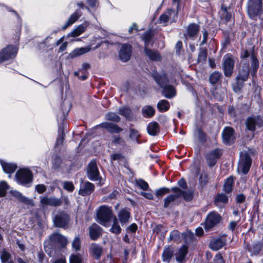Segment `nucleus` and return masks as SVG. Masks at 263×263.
I'll return each instance as SVG.
<instances>
[{"mask_svg": "<svg viewBox=\"0 0 263 263\" xmlns=\"http://www.w3.org/2000/svg\"><path fill=\"white\" fill-rule=\"evenodd\" d=\"M156 82L163 89V94L167 98H172L175 96L174 88L171 85H166L168 79L165 73L159 74L155 73L153 74Z\"/></svg>", "mask_w": 263, "mask_h": 263, "instance_id": "obj_1", "label": "nucleus"}, {"mask_svg": "<svg viewBox=\"0 0 263 263\" xmlns=\"http://www.w3.org/2000/svg\"><path fill=\"white\" fill-rule=\"evenodd\" d=\"M15 178L17 183L28 187L32 181L33 175L29 168H23L16 172Z\"/></svg>", "mask_w": 263, "mask_h": 263, "instance_id": "obj_2", "label": "nucleus"}, {"mask_svg": "<svg viewBox=\"0 0 263 263\" xmlns=\"http://www.w3.org/2000/svg\"><path fill=\"white\" fill-rule=\"evenodd\" d=\"M98 222L103 226H106L113 216L111 207L103 205L100 206L97 211Z\"/></svg>", "mask_w": 263, "mask_h": 263, "instance_id": "obj_3", "label": "nucleus"}, {"mask_svg": "<svg viewBox=\"0 0 263 263\" xmlns=\"http://www.w3.org/2000/svg\"><path fill=\"white\" fill-rule=\"evenodd\" d=\"M248 13L253 18L262 12V0H249L248 2Z\"/></svg>", "mask_w": 263, "mask_h": 263, "instance_id": "obj_4", "label": "nucleus"}, {"mask_svg": "<svg viewBox=\"0 0 263 263\" xmlns=\"http://www.w3.org/2000/svg\"><path fill=\"white\" fill-rule=\"evenodd\" d=\"M52 219L55 226L65 228L69 223V216L65 212L59 211L52 217Z\"/></svg>", "mask_w": 263, "mask_h": 263, "instance_id": "obj_5", "label": "nucleus"}, {"mask_svg": "<svg viewBox=\"0 0 263 263\" xmlns=\"http://www.w3.org/2000/svg\"><path fill=\"white\" fill-rule=\"evenodd\" d=\"M221 220V217L217 212L212 211L208 214L205 220L204 228L210 230L216 226Z\"/></svg>", "mask_w": 263, "mask_h": 263, "instance_id": "obj_6", "label": "nucleus"}, {"mask_svg": "<svg viewBox=\"0 0 263 263\" xmlns=\"http://www.w3.org/2000/svg\"><path fill=\"white\" fill-rule=\"evenodd\" d=\"M252 160L247 153H241L238 164V170H240L244 174L248 173L251 165Z\"/></svg>", "mask_w": 263, "mask_h": 263, "instance_id": "obj_7", "label": "nucleus"}, {"mask_svg": "<svg viewBox=\"0 0 263 263\" xmlns=\"http://www.w3.org/2000/svg\"><path fill=\"white\" fill-rule=\"evenodd\" d=\"M17 52V48L12 45L3 49L0 51V63L15 58Z\"/></svg>", "mask_w": 263, "mask_h": 263, "instance_id": "obj_8", "label": "nucleus"}, {"mask_svg": "<svg viewBox=\"0 0 263 263\" xmlns=\"http://www.w3.org/2000/svg\"><path fill=\"white\" fill-rule=\"evenodd\" d=\"M246 127L251 131H254L257 128L263 126V121L259 116L251 117L246 121Z\"/></svg>", "mask_w": 263, "mask_h": 263, "instance_id": "obj_9", "label": "nucleus"}, {"mask_svg": "<svg viewBox=\"0 0 263 263\" xmlns=\"http://www.w3.org/2000/svg\"><path fill=\"white\" fill-rule=\"evenodd\" d=\"M234 61L230 55L227 54L223 58V67L224 75L226 77H230L233 71Z\"/></svg>", "mask_w": 263, "mask_h": 263, "instance_id": "obj_10", "label": "nucleus"}, {"mask_svg": "<svg viewBox=\"0 0 263 263\" xmlns=\"http://www.w3.org/2000/svg\"><path fill=\"white\" fill-rule=\"evenodd\" d=\"M171 191L174 194L168 195L164 199V208H167L170 204H173L178 198H180V195L182 194L181 190L177 187H174L171 189Z\"/></svg>", "mask_w": 263, "mask_h": 263, "instance_id": "obj_11", "label": "nucleus"}, {"mask_svg": "<svg viewBox=\"0 0 263 263\" xmlns=\"http://www.w3.org/2000/svg\"><path fill=\"white\" fill-rule=\"evenodd\" d=\"M87 175L88 178L92 181H97L99 179L100 173L96 161L92 160L89 163Z\"/></svg>", "mask_w": 263, "mask_h": 263, "instance_id": "obj_12", "label": "nucleus"}, {"mask_svg": "<svg viewBox=\"0 0 263 263\" xmlns=\"http://www.w3.org/2000/svg\"><path fill=\"white\" fill-rule=\"evenodd\" d=\"M132 219L130 210L127 208L121 209L118 213V220L122 226L126 225Z\"/></svg>", "mask_w": 263, "mask_h": 263, "instance_id": "obj_13", "label": "nucleus"}, {"mask_svg": "<svg viewBox=\"0 0 263 263\" xmlns=\"http://www.w3.org/2000/svg\"><path fill=\"white\" fill-rule=\"evenodd\" d=\"M222 154L221 151L219 148H216L211 151L206 156V159L210 167L213 166Z\"/></svg>", "mask_w": 263, "mask_h": 263, "instance_id": "obj_14", "label": "nucleus"}, {"mask_svg": "<svg viewBox=\"0 0 263 263\" xmlns=\"http://www.w3.org/2000/svg\"><path fill=\"white\" fill-rule=\"evenodd\" d=\"M40 203L43 206H58L62 204V201L60 199L55 197H48L47 196L40 197Z\"/></svg>", "mask_w": 263, "mask_h": 263, "instance_id": "obj_15", "label": "nucleus"}, {"mask_svg": "<svg viewBox=\"0 0 263 263\" xmlns=\"http://www.w3.org/2000/svg\"><path fill=\"white\" fill-rule=\"evenodd\" d=\"M227 237L226 235L220 236L217 238L213 239L210 242V248L214 251H217L223 247L227 243Z\"/></svg>", "mask_w": 263, "mask_h": 263, "instance_id": "obj_16", "label": "nucleus"}, {"mask_svg": "<svg viewBox=\"0 0 263 263\" xmlns=\"http://www.w3.org/2000/svg\"><path fill=\"white\" fill-rule=\"evenodd\" d=\"M132 46L129 44H123L119 51V57L124 62L128 61L131 56Z\"/></svg>", "mask_w": 263, "mask_h": 263, "instance_id": "obj_17", "label": "nucleus"}, {"mask_svg": "<svg viewBox=\"0 0 263 263\" xmlns=\"http://www.w3.org/2000/svg\"><path fill=\"white\" fill-rule=\"evenodd\" d=\"M199 30V25L195 23L190 24L187 28L186 33L184 34L185 39L194 40L196 38Z\"/></svg>", "mask_w": 263, "mask_h": 263, "instance_id": "obj_18", "label": "nucleus"}, {"mask_svg": "<svg viewBox=\"0 0 263 263\" xmlns=\"http://www.w3.org/2000/svg\"><path fill=\"white\" fill-rule=\"evenodd\" d=\"M234 129L230 127H226L222 134L223 142L226 144H230L234 139Z\"/></svg>", "mask_w": 263, "mask_h": 263, "instance_id": "obj_19", "label": "nucleus"}, {"mask_svg": "<svg viewBox=\"0 0 263 263\" xmlns=\"http://www.w3.org/2000/svg\"><path fill=\"white\" fill-rule=\"evenodd\" d=\"M249 72V63H243L242 69L239 72L236 78L237 84H238L240 81L242 82L246 81L248 79Z\"/></svg>", "mask_w": 263, "mask_h": 263, "instance_id": "obj_20", "label": "nucleus"}, {"mask_svg": "<svg viewBox=\"0 0 263 263\" xmlns=\"http://www.w3.org/2000/svg\"><path fill=\"white\" fill-rule=\"evenodd\" d=\"M172 16L173 17V20H175V18L177 17V12L175 10L168 9L159 16L158 21L160 23H163L166 25L169 19L171 18Z\"/></svg>", "mask_w": 263, "mask_h": 263, "instance_id": "obj_21", "label": "nucleus"}, {"mask_svg": "<svg viewBox=\"0 0 263 263\" xmlns=\"http://www.w3.org/2000/svg\"><path fill=\"white\" fill-rule=\"evenodd\" d=\"M95 186L92 183L89 182H84L81 184L79 194L83 196L89 195L93 192Z\"/></svg>", "mask_w": 263, "mask_h": 263, "instance_id": "obj_22", "label": "nucleus"}, {"mask_svg": "<svg viewBox=\"0 0 263 263\" xmlns=\"http://www.w3.org/2000/svg\"><path fill=\"white\" fill-rule=\"evenodd\" d=\"M50 240L54 243H58L62 247L67 245V240L65 237L59 233H54L50 236Z\"/></svg>", "mask_w": 263, "mask_h": 263, "instance_id": "obj_23", "label": "nucleus"}, {"mask_svg": "<svg viewBox=\"0 0 263 263\" xmlns=\"http://www.w3.org/2000/svg\"><path fill=\"white\" fill-rule=\"evenodd\" d=\"M90 253L96 259H99L103 252V248L99 245L92 243L89 248Z\"/></svg>", "mask_w": 263, "mask_h": 263, "instance_id": "obj_24", "label": "nucleus"}, {"mask_svg": "<svg viewBox=\"0 0 263 263\" xmlns=\"http://www.w3.org/2000/svg\"><path fill=\"white\" fill-rule=\"evenodd\" d=\"M0 164L2 165L4 172L9 174V178L11 177V174L13 173L17 168L15 164L6 162L2 160H0Z\"/></svg>", "mask_w": 263, "mask_h": 263, "instance_id": "obj_25", "label": "nucleus"}, {"mask_svg": "<svg viewBox=\"0 0 263 263\" xmlns=\"http://www.w3.org/2000/svg\"><path fill=\"white\" fill-rule=\"evenodd\" d=\"M89 233L92 240H96L101 235V228L97 224L93 223L89 227Z\"/></svg>", "mask_w": 263, "mask_h": 263, "instance_id": "obj_26", "label": "nucleus"}, {"mask_svg": "<svg viewBox=\"0 0 263 263\" xmlns=\"http://www.w3.org/2000/svg\"><path fill=\"white\" fill-rule=\"evenodd\" d=\"M228 202V197L223 193L218 194L214 200V204L219 208H222Z\"/></svg>", "mask_w": 263, "mask_h": 263, "instance_id": "obj_27", "label": "nucleus"}, {"mask_svg": "<svg viewBox=\"0 0 263 263\" xmlns=\"http://www.w3.org/2000/svg\"><path fill=\"white\" fill-rule=\"evenodd\" d=\"M251 67L249 68L251 75L254 77L259 67V61L256 55L252 52L251 55Z\"/></svg>", "mask_w": 263, "mask_h": 263, "instance_id": "obj_28", "label": "nucleus"}, {"mask_svg": "<svg viewBox=\"0 0 263 263\" xmlns=\"http://www.w3.org/2000/svg\"><path fill=\"white\" fill-rule=\"evenodd\" d=\"M81 16V12L80 10H77L69 17L68 20L62 27L63 30H65L67 28L75 23Z\"/></svg>", "mask_w": 263, "mask_h": 263, "instance_id": "obj_29", "label": "nucleus"}, {"mask_svg": "<svg viewBox=\"0 0 263 263\" xmlns=\"http://www.w3.org/2000/svg\"><path fill=\"white\" fill-rule=\"evenodd\" d=\"M101 127L106 129L111 133H119L122 131V129L117 124L109 122H104L101 124Z\"/></svg>", "mask_w": 263, "mask_h": 263, "instance_id": "obj_30", "label": "nucleus"}, {"mask_svg": "<svg viewBox=\"0 0 263 263\" xmlns=\"http://www.w3.org/2000/svg\"><path fill=\"white\" fill-rule=\"evenodd\" d=\"M248 250L251 253V255H256L263 252V243L257 242L253 243L249 247Z\"/></svg>", "mask_w": 263, "mask_h": 263, "instance_id": "obj_31", "label": "nucleus"}, {"mask_svg": "<svg viewBox=\"0 0 263 263\" xmlns=\"http://www.w3.org/2000/svg\"><path fill=\"white\" fill-rule=\"evenodd\" d=\"M144 51L146 55L152 61H158L161 59V55L157 51L146 48H144Z\"/></svg>", "mask_w": 263, "mask_h": 263, "instance_id": "obj_32", "label": "nucleus"}, {"mask_svg": "<svg viewBox=\"0 0 263 263\" xmlns=\"http://www.w3.org/2000/svg\"><path fill=\"white\" fill-rule=\"evenodd\" d=\"M188 252V247L183 245L179 249L178 251L176 253L175 257L177 261L181 263L184 259Z\"/></svg>", "mask_w": 263, "mask_h": 263, "instance_id": "obj_33", "label": "nucleus"}, {"mask_svg": "<svg viewBox=\"0 0 263 263\" xmlns=\"http://www.w3.org/2000/svg\"><path fill=\"white\" fill-rule=\"evenodd\" d=\"M142 114L145 118L152 117L155 113V109L152 106L145 105L142 108Z\"/></svg>", "mask_w": 263, "mask_h": 263, "instance_id": "obj_34", "label": "nucleus"}, {"mask_svg": "<svg viewBox=\"0 0 263 263\" xmlns=\"http://www.w3.org/2000/svg\"><path fill=\"white\" fill-rule=\"evenodd\" d=\"M87 27L86 24H82L78 26L72 31L68 34V37H76L83 33Z\"/></svg>", "mask_w": 263, "mask_h": 263, "instance_id": "obj_35", "label": "nucleus"}, {"mask_svg": "<svg viewBox=\"0 0 263 263\" xmlns=\"http://www.w3.org/2000/svg\"><path fill=\"white\" fill-rule=\"evenodd\" d=\"M109 231L111 233L116 235L119 234L121 232L122 229L119 224L118 218L115 216L113 218L112 224Z\"/></svg>", "mask_w": 263, "mask_h": 263, "instance_id": "obj_36", "label": "nucleus"}, {"mask_svg": "<svg viewBox=\"0 0 263 263\" xmlns=\"http://www.w3.org/2000/svg\"><path fill=\"white\" fill-rule=\"evenodd\" d=\"M90 49L91 48L90 46L78 48L73 50L70 55L71 58H75L76 57L87 53L90 50Z\"/></svg>", "mask_w": 263, "mask_h": 263, "instance_id": "obj_37", "label": "nucleus"}, {"mask_svg": "<svg viewBox=\"0 0 263 263\" xmlns=\"http://www.w3.org/2000/svg\"><path fill=\"white\" fill-rule=\"evenodd\" d=\"M148 133L152 136H155L159 131V125L157 122H151L147 127Z\"/></svg>", "mask_w": 263, "mask_h": 263, "instance_id": "obj_38", "label": "nucleus"}, {"mask_svg": "<svg viewBox=\"0 0 263 263\" xmlns=\"http://www.w3.org/2000/svg\"><path fill=\"white\" fill-rule=\"evenodd\" d=\"M153 36V34L151 31H147L142 35V39L144 42V48H148Z\"/></svg>", "mask_w": 263, "mask_h": 263, "instance_id": "obj_39", "label": "nucleus"}, {"mask_svg": "<svg viewBox=\"0 0 263 263\" xmlns=\"http://www.w3.org/2000/svg\"><path fill=\"white\" fill-rule=\"evenodd\" d=\"M12 195L15 197L16 199H17L20 201L29 204L31 200L23 196L21 193L20 192L14 191L12 192Z\"/></svg>", "mask_w": 263, "mask_h": 263, "instance_id": "obj_40", "label": "nucleus"}, {"mask_svg": "<svg viewBox=\"0 0 263 263\" xmlns=\"http://www.w3.org/2000/svg\"><path fill=\"white\" fill-rule=\"evenodd\" d=\"M170 103L166 100H161L157 104V108L160 112H165L168 110Z\"/></svg>", "mask_w": 263, "mask_h": 263, "instance_id": "obj_41", "label": "nucleus"}, {"mask_svg": "<svg viewBox=\"0 0 263 263\" xmlns=\"http://www.w3.org/2000/svg\"><path fill=\"white\" fill-rule=\"evenodd\" d=\"M174 254L173 251L169 248H165L162 254L163 261L169 262Z\"/></svg>", "mask_w": 263, "mask_h": 263, "instance_id": "obj_42", "label": "nucleus"}, {"mask_svg": "<svg viewBox=\"0 0 263 263\" xmlns=\"http://www.w3.org/2000/svg\"><path fill=\"white\" fill-rule=\"evenodd\" d=\"M219 13L222 20H224L226 22H228L230 20L231 18V14L228 11L227 8L226 7L222 5Z\"/></svg>", "mask_w": 263, "mask_h": 263, "instance_id": "obj_43", "label": "nucleus"}, {"mask_svg": "<svg viewBox=\"0 0 263 263\" xmlns=\"http://www.w3.org/2000/svg\"><path fill=\"white\" fill-rule=\"evenodd\" d=\"M234 179L232 177H229L223 185V190L227 193H230L232 190Z\"/></svg>", "mask_w": 263, "mask_h": 263, "instance_id": "obj_44", "label": "nucleus"}, {"mask_svg": "<svg viewBox=\"0 0 263 263\" xmlns=\"http://www.w3.org/2000/svg\"><path fill=\"white\" fill-rule=\"evenodd\" d=\"M119 111L120 115L124 116L127 119L130 120L133 117L131 110L127 107L120 108Z\"/></svg>", "mask_w": 263, "mask_h": 263, "instance_id": "obj_45", "label": "nucleus"}, {"mask_svg": "<svg viewBox=\"0 0 263 263\" xmlns=\"http://www.w3.org/2000/svg\"><path fill=\"white\" fill-rule=\"evenodd\" d=\"M70 263H83V257L80 254H71L70 256Z\"/></svg>", "mask_w": 263, "mask_h": 263, "instance_id": "obj_46", "label": "nucleus"}, {"mask_svg": "<svg viewBox=\"0 0 263 263\" xmlns=\"http://www.w3.org/2000/svg\"><path fill=\"white\" fill-rule=\"evenodd\" d=\"M207 59V50L204 48H200L198 54V62L204 63Z\"/></svg>", "mask_w": 263, "mask_h": 263, "instance_id": "obj_47", "label": "nucleus"}, {"mask_svg": "<svg viewBox=\"0 0 263 263\" xmlns=\"http://www.w3.org/2000/svg\"><path fill=\"white\" fill-rule=\"evenodd\" d=\"M221 77V74L217 71H215L212 73L210 77V82L213 84L217 83Z\"/></svg>", "mask_w": 263, "mask_h": 263, "instance_id": "obj_48", "label": "nucleus"}, {"mask_svg": "<svg viewBox=\"0 0 263 263\" xmlns=\"http://www.w3.org/2000/svg\"><path fill=\"white\" fill-rule=\"evenodd\" d=\"M105 118L107 120L119 122L120 120V117L115 112H110L106 114Z\"/></svg>", "mask_w": 263, "mask_h": 263, "instance_id": "obj_49", "label": "nucleus"}, {"mask_svg": "<svg viewBox=\"0 0 263 263\" xmlns=\"http://www.w3.org/2000/svg\"><path fill=\"white\" fill-rule=\"evenodd\" d=\"M9 189V185L5 181L0 182V197H4L6 195L7 190Z\"/></svg>", "mask_w": 263, "mask_h": 263, "instance_id": "obj_50", "label": "nucleus"}, {"mask_svg": "<svg viewBox=\"0 0 263 263\" xmlns=\"http://www.w3.org/2000/svg\"><path fill=\"white\" fill-rule=\"evenodd\" d=\"M171 191V190H170L167 187H161V188L157 190L156 191L155 194H156V196L158 197H162L165 194L169 193Z\"/></svg>", "mask_w": 263, "mask_h": 263, "instance_id": "obj_51", "label": "nucleus"}, {"mask_svg": "<svg viewBox=\"0 0 263 263\" xmlns=\"http://www.w3.org/2000/svg\"><path fill=\"white\" fill-rule=\"evenodd\" d=\"M64 139V133L63 128L59 127V135L57 139L56 145H60L63 143Z\"/></svg>", "mask_w": 263, "mask_h": 263, "instance_id": "obj_52", "label": "nucleus"}, {"mask_svg": "<svg viewBox=\"0 0 263 263\" xmlns=\"http://www.w3.org/2000/svg\"><path fill=\"white\" fill-rule=\"evenodd\" d=\"M72 248L74 249L76 251L80 250L81 246V241L80 238L78 236H77L74 238L72 242Z\"/></svg>", "mask_w": 263, "mask_h": 263, "instance_id": "obj_53", "label": "nucleus"}, {"mask_svg": "<svg viewBox=\"0 0 263 263\" xmlns=\"http://www.w3.org/2000/svg\"><path fill=\"white\" fill-rule=\"evenodd\" d=\"M137 185L144 191L147 190L148 188V183L142 179H140L137 181Z\"/></svg>", "mask_w": 263, "mask_h": 263, "instance_id": "obj_54", "label": "nucleus"}, {"mask_svg": "<svg viewBox=\"0 0 263 263\" xmlns=\"http://www.w3.org/2000/svg\"><path fill=\"white\" fill-rule=\"evenodd\" d=\"M181 197H183L184 200L190 201L192 199V194L190 192H185L181 190Z\"/></svg>", "mask_w": 263, "mask_h": 263, "instance_id": "obj_55", "label": "nucleus"}, {"mask_svg": "<svg viewBox=\"0 0 263 263\" xmlns=\"http://www.w3.org/2000/svg\"><path fill=\"white\" fill-rule=\"evenodd\" d=\"M112 143L116 144H119L121 145H123L125 144V141L123 139L117 136H113Z\"/></svg>", "mask_w": 263, "mask_h": 263, "instance_id": "obj_56", "label": "nucleus"}, {"mask_svg": "<svg viewBox=\"0 0 263 263\" xmlns=\"http://www.w3.org/2000/svg\"><path fill=\"white\" fill-rule=\"evenodd\" d=\"M64 188L69 192H72L74 189V185L71 182L65 181L64 182Z\"/></svg>", "mask_w": 263, "mask_h": 263, "instance_id": "obj_57", "label": "nucleus"}, {"mask_svg": "<svg viewBox=\"0 0 263 263\" xmlns=\"http://www.w3.org/2000/svg\"><path fill=\"white\" fill-rule=\"evenodd\" d=\"M198 137L200 141L204 142L206 140V135L200 129L197 130Z\"/></svg>", "mask_w": 263, "mask_h": 263, "instance_id": "obj_58", "label": "nucleus"}, {"mask_svg": "<svg viewBox=\"0 0 263 263\" xmlns=\"http://www.w3.org/2000/svg\"><path fill=\"white\" fill-rule=\"evenodd\" d=\"M46 186L43 184H37L35 186V190L39 194H42L46 191Z\"/></svg>", "mask_w": 263, "mask_h": 263, "instance_id": "obj_59", "label": "nucleus"}, {"mask_svg": "<svg viewBox=\"0 0 263 263\" xmlns=\"http://www.w3.org/2000/svg\"><path fill=\"white\" fill-rule=\"evenodd\" d=\"M123 158V156L121 154L119 153L114 154L110 156V160L112 162V161H119L121 160Z\"/></svg>", "mask_w": 263, "mask_h": 263, "instance_id": "obj_60", "label": "nucleus"}, {"mask_svg": "<svg viewBox=\"0 0 263 263\" xmlns=\"http://www.w3.org/2000/svg\"><path fill=\"white\" fill-rule=\"evenodd\" d=\"M215 263H224V260L221 255L218 254L215 255L214 258Z\"/></svg>", "mask_w": 263, "mask_h": 263, "instance_id": "obj_61", "label": "nucleus"}, {"mask_svg": "<svg viewBox=\"0 0 263 263\" xmlns=\"http://www.w3.org/2000/svg\"><path fill=\"white\" fill-rule=\"evenodd\" d=\"M137 226L136 223H134L130 224L127 228V231H130L132 233H135L137 230Z\"/></svg>", "mask_w": 263, "mask_h": 263, "instance_id": "obj_62", "label": "nucleus"}, {"mask_svg": "<svg viewBox=\"0 0 263 263\" xmlns=\"http://www.w3.org/2000/svg\"><path fill=\"white\" fill-rule=\"evenodd\" d=\"M179 237V232L177 231H174L172 232L170 235V239H175Z\"/></svg>", "mask_w": 263, "mask_h": 263, "instance_id": "obj_63", "label": "nucleus"}, {"mask_svg": "<svg viewBox=\"0 0 263 263\" xmlns=\"http://www.w3.org/2000/svg\"><path fill=\"white\" fill-rule=\"evenodd\" d=\"M246 197L243 194H239L236 197V201L237 203H241L245 200Z\"/></svg>", "mask_w": 263, "mask_h": 263, "instance_id": "obj_64", "label": "nucleus"}]
</instances>
